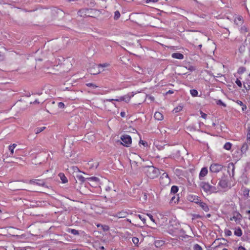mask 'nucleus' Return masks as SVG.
<instances>
[{
	"instance_id": "4468645a",
	"label": "nucleus",
	"mask_w": 250,
	"mask_h": 250,
	"mask_svg": "<svg viewBox=\"0 0 250 250\" xmlns=\"http://www.w3.org/2000/svg\"><path fill=\"white\" fill-rule=\"evenodd\" d=\"M208 172V170L207 167H203L199 173V177L200 180H202L203 178L207 175Z\"/></svg>"
},
{
	"instance_id": "e2e57ef3",
	"label": "nucleus",
	"mask_w": 250,
	"mask_h": 250,
	"mask_svg": "<svg viewBox=\"0 0 250 250\" xmlns=\"http://www.w3.org/2000/svg\"><path fill=\"white\" fill-rule=\"evenodd\" d=\"M170 213V212L169 211H166V212H163V215H166V216H168V215Z\"/></svg>"
},
{
	"instance_id": "79ce46f5",
	"label": "nucleus",
	"mask_w": 250,
	"mask_h": 250,
	"mask_svg": "<svg viewBox=\"0 0 250 250\" xmlns=\"http://www.w3.org/2000/svg\"><path fill=\"white\" fill-rule=\"evenodd\" d=\"M85 84L87 86L91 87L93 88H96L98 87V86L92 83H87Z\"/></svg>"
},
{
	"instance_id": "cd10ccee",
	"label": "nucleus",
	"mask_w": 250,
	"mask_h": 250,
	"mask_svg": "<svg viewBox=\"0 0 250 250\" xmlns=\"http://www.w3.org/2000/svg\"><path fill=\"white\" fill-rule=\"evenodd\" d=\"M164 241H162V240H157V241H155V246L158 248V247H161L162 246L164 245Z\"/></svg>"
},
{
	"instance_id": "6ab92c4d",
	"label": "nucleus",
	"mask_w": 250,
	"mask_h": 250,
	"mask_svg": "<svg viewBox=\"0 0 250 250\" xmlns=\"http://www.w3.org/2000/svg\"><path fill=\"white\" fill-rule=\"evenodd\" d=\"M172 57L174 59L182 60L184 59V55L180 53H174L172 54Z\"/></svg>"
},
{
	"instance_id": "20e7f679",
	"label": "nucleus",
	"mask_w": 250,
	"mask_h": 250,
	"mask_svg": "<svg viewBox=\"0 0 250 250\" xmlns=\"http://www.w3.org/2000/svg\"><path fill=\"white\" fill-rule=\"evenodd\" d=\"M223 168V166L217 163L211 164L209 167V170L211 172L218 173L221 171Z\"/></svg>"
},
{
	"instance_id": "c85d7f7f",
	"label": "nucleus",
	"mask_w": 250,
	"mask_h": 250,
	"mask_svg": "<svg viewBox=\"0 0 250 250\" xmlns=\"http://www.w3.org/2000/svg\"><path fill=\"white\" fill-rule=\"evenodd\" d=\"M190 94L193 97H195L198 96V92L196 89L190 90Z\"/></svg>"
},
{
	"instance_id": "f3484780",
	"label": "nucleus",
	"mask_w": 250,
	"mask_h": 250,
	"mask_svg": "<svg viewBox=\"0 0 250 250\" xmlns=\"http://www.w3.org/2000/svg\"><path fill=\"white\" fill-rule=\"evenodd\" d=\"M179 196L178 194L173 195V196L171 197L170 203L171 204H176L179 202Z\"/></svg>"
},
{
	"instance_id": "052dcab7",
	"label": "nucleus",
	"mask_w": 250,
	"mask_h": 250,
	"mask_svg": "<svg viewBox=\"0 0 250 250\" xmlns=\"http://www.w3.org/2000/svg\"><path fill=\"white\" fill-rule=\"evenodd\" d=\"M158 0H146V3H148V2H154L157 1Z\"/></svg>"
},
{
	"instance_id": "9b49d317",
	"label": "nucleus",
	"mask_w": 250,
	"mask_h": 250,
	"mask_svg": "<svg viewBox=\"0 0 250 250\" xmlns=\"http://www.w3.org/2000/svg\"><path fill=\"white\" fill-rule=\"evenodd\" d=\"M187 199L188 201L194 202L196 204H197L198 202L200 201V198L198 196L193 195V194H189L187 196Z\"/></svg>"
},
{
	"instance_id": "9d476101",
	"label": "nucleus",
	"mask_w": 250,
	"mask_h": 250,
	"mask_svg": "<svg viewBox=\"0 0 250 250\" xmlns=\"http://www.w3.org/2000/svg\"><path fill=\"white\" fill-rule=\"evenodd\" d=\"M242 216L239 212H237L236 215H234L232 217H230L229 220L230 221L234 220L236 224H239L242 221Z\"/></svg>"
},
{
	"instance_id": "4c0bfd02",
	"label": "nucleus",
	"mask_w": 250,
	"mask_h": 250,
	"mask_svg": "<svg viewBox=\"0 0 250 250\" xmlns=\"http://www.w3.org/2000/svg\"><path fill=\"white\" fill-rule=\"evenodd\" d=\"M217 105L223 106V107H226L227 105L225 104L221 100H218L216 102Z\"/></svg>"
},
{
	"instance_id": "473e14b6",
	"label": "nucleus",
	"mask_w": 250,
	"mask_h": 250,
	"mask_svg": "<svg viewBox=\"0 0 250 250\" xmlns=\"http://www.w3.org/2000/svg\"><path fill=\"white\" fill-rule=\"evenodd\" d=\"M178 229H176L174 230H171L169 229L168 232L173 236H177L178 235Z\"/></svg>"
},
{
	"instance_id": "e433bc0d",
	"label": "nucleus",
	"mask_w": 250,
	"mask_h": 250,
	"mask_svg": "<svg viewBox=\"0 0 250 250\" xmlns=\"http://www.w3.org/2000/svg\"><path fill=\"white\" fill-rule=\"evenodd\" d=\"M109 65L108 63H104L103 64H99L98 65H95L94 66L99 68L100 67H106Z\"/></svg>"
},
{
	"instance_id": "c03bdc74",
	"label": "nucleus",
	"mask_w": 250,
	"mask_h": 250,
	"mask_svg": "<svg viewBox=\"0 0 250 250\" xmlns=\"http://www.w3.org/2000/svg\"><path fill=\"white\" fill-rule=\"evenodd\" d=\"M235 83H236V84L239 87H241L242 86V82L241 81L238 79L237 78L235 81Z\"/></svg>"
},
{
	"instance_id": "7ed1b4c3",
	"label": "nucleus",
	"mask_w": 250,
	"mask_h": 250,
	"mask_svg": "<svg viewBox=\"0 0 250 250\" xmlns=\"http://www.w3.org/2000/svg\"><path fill=\"white\" fill-rule=\"evenodd\" d=\"M122 140V144L125 146L129 147L130 146L132 143V139L130 135L127 134H124L121 137Z\"/></svg>"
},
{
	"instance_id": "0e129e2a",
	"label": "nucleus",
	"mask_w": 250,
	"mask_h": 250,
	"mask_svg": "<svg viewBox=\"0 0 250 250\" xmlns=\"http://www.w3.org/2000/svg\"><path fill=\"white\" fill-rule=\"evenodd\" d=\"M40 102H39L38 100L36 99L35 101H34L33 103L31 102V104H39Z\"/></svg>"
},
{
	"instance_id": "6e6d98bb",
	"label": "nucleus",
	"mask_w": 250,
	"mask_h": 250,
	"mask_svg": "<svg viewBox=\"0 0 250 250\" xmlns=\"http://www.w3.org/2000/svg\"><path fill=\"white\" fill-rule=\"evenodd\" d=\"M8 149H9V150L10 151L11 154L12 155L13 154V153H14V149L13 148H12V147H11V146H8Z\"/></svg>"
},
{
	"instance_id": "aec40b11",
	"label": "nucleus",
	"mask_w": 250,
	"mask_h": 250,
	"mask_svg": "<svg viewBox=\"0 0 250 250\" xmlns=\"http://www.w3.org/2000/svg\"><path fill=\"white\" fill-rule=\"evenodd\" d=\"M154 117L156 120L158 121H161L163 119V114L159 112H156L154 113Z\"/></svg>"
},
{
	"instance_id": "de8ad7c7",
	"label": "nucleus",
	"mask_w": 250,
	"mask_h": 250,
	"mask_svg": "<svg viewBox=\"0 0 250 250\" xmlns=\"http://www.w3.org/2000/svg\"><path fill=\"white\" fill-rule=\"evenodd\" d=\"M245 45H241L239 48V51L241 53H243L245 51Z\"/></svg>"
},
{
	"instance_id": "680f3d73",
	"label": "nucleus",
	"mask_w": 250,
	"mask_h": 250,
	"mask_svg": "<svg viewBox=\"0 0 250 250\" xmlns=\"http://www.w3.org/2000/svg\"><path fill=\"white\" fill-rule=\"evenodd\" d=\"M188 70H189L190 71H194L195 70L194 67L192 66H190L189 68H188Z\"/></svg>"
},
{
	"instance_id": "338daca9",
	"label": "nucleus",
	"mask_w": 250,
	"mask_h": 250,
	"mask_svg": "<svg viewBox=\"0 0 250 250\" xmlns=\"http://www.w3.org/2000/svg\"><path fill=\"white\" fill-rule=\"evenodd\" d=\"M10 146H11V147H12L14 149L16 147V146H17V145L15 144H13L12 145H10Z\"/></svg>"
},
{
	"instance_id": "f03ea898",
	"label": "nucleus",
	"mask_w": 250,
	"mask_h": 250,
	"mask_svg": "<svg viewBox=\"0 0 250 250\" xmlns=\"http://www.w3.org/2000/svg\"><path fill=\"white\" fill-rule=\"evenodd\" d=\"M200 187L208 194H211L212 193L217 192V188L215 187L210 185L208 183L205 182H201L200 184Z\"/></svg>"
},
{
	"instance_id": "3c124183",
	"label": "nucleus",
	"mask_w": 250,
	"mask_h": 250,
	"mask_svg": "<svg viewBox=\"0 0 250 250\" xmlns=\"http://www.w3.org/2000/svg\"><path fill=\"white\" fill-rule=\"evenodd\" d=\"M200 114H201V117L203 118V119H206L207 117V114L204 113L203 111H200Z\"/></svg>"
},
{
	"instance_id": "a19ab883",
	"label": "nucleus",
	"mask_w": 250,
	"mask_h": 250,
	"mask_svg": "<svg viewBox=\"0 0 250 250\" xmlns=\"http://www.w3.org/2000/svg\"><path fill=\"white\" fill-rule=\"evenodd\" d=\"M120 17V13L118 11H116L114 13V19L117 20H118Z\"/></svg>"
},
{
	"instance_id": "2f4dec72",
	"label": "nucleus",
	"mask_w": 250,
	"mask_h": 250,
	"mask_svg": "<svg viewBox=\"0 0 250 250\" xmlns=\"http://www.w3.org/2000/svg\"><path fill=\"white\" fill-rule=\"evenodd\" d=\"M193 250H203L202 247L198 244H194L192 247Z\"/></svg>"
},
{
	"instance_id": "ddd939ff",
	"label": "nucleus",
	"mask_w": 250,
	"mask_h": 250,
	"mask_svg": "<svg viewBox=\"0 0 250 250\" xmlns=\"http://www.w3.org/2000/svg\"><path fill=\"white\" fill-rule=\"evenodd\" d=\"M128 214V213L126 211L122 210L116 213L113 216L117 217L119 218H123L126 217Z\"/></svg>"
},
{
	"instance_id": "423d86ee",
	"label": "nucleus",
	"mask_w": 250,
	"mask_h": 250,
	"mask_svg": "<svg viewBox=\"0 0 250 250\" xmlns=\"http://www.w3.org/2000/svg\"><path fill=\"white\" fill-rule=\"evenodd\" d=\"M30 184L34 185H38L42 187L45 186V182L42 179H33L30 181Z\"/></svg>"
},
{
	"instance_id": "c756f323",
	"label": "nucleus",
	"mask_w": 250,
	"mask_h": 250,
	"mask_svg": "<svg viewBox=\"0 0 250 250\" xmlns=\"http://www.w3.org/2000/svg\"><path fill=\"white\" fill-rule=\"evenodd\" d=\"M231 146L232 144L229 142H227L224 145V148L226 150H229L231 149Z\"/></svg>"
},
{
	"instance_id": "774afa93",
	"label": "nucleus",
	"mask_w": 250,
	"mask_h": 250,
	"mask_svg": "<svg viewBox=\"0 0 250 250\" xmlns=\"http://www.w3.org/2000/svg\"><path fill=\"white\" fill-rule=\"evenodd\" d=\"M173 91L172 90H168L167 92V94H173Z\"/></svg>"
},
{
	"instance_id": "f704fd0d",
	"label": "nucleus",
	"mask_w": 250,
	"mask_h": 250,
	"mask_svg": "<svg viewBox=\"0 0 250 250\" xmlns=\"http://www.w3.org/2000/svg\"><path fill=\"white\" fill-rule=\"evenodd\" d=\"M182 109H183V106L181 105H179V106L175 107L173 111L174 113H177V112L181 111L182 110Z\"/></svg>"
},
{
	"instance_id": "58836bf2",
	"label": "nucleus",
	"mask_w": 250,
	"mask_h": 250,
	"mask_svg": "<svg viewBox=\"0 0 250 250\" xmlns=\"http://www.w3.org/2000/svg\"><path fill=\"white\" fill-rule=\"evenodd\" d=\"M230 167H232V176H233L234 174L235 167L232 163H230L229 164V167L230 168Z\"/></svg>"
},
{
	"instance_id": "ea45409f",
	"label": "nucleus",
	"mask_w": 250,
	"mask_h": 250,
	"mask_svg": "<svg viewBox=\"0 0 250 250\" xmlns=\"http://www.w3.org/2000/svg\"><path fill=\"white\" fill-rule=\"evenodd\" d=\"M224 233L226 236H230L232 235V232L228 229H225Z\"/></svg>"
},
{
	"instance_id": "39448f33",
	"label": "nucleus",
	"mask_w": 250,
	"mask_h": 250,
	"mask_svg": "<svg viewBox=\"0 0 250 250\" xmlns=\"http://www.w3.org/2000/svg\"><path fill=\"white\" fill-rule=\"evenodd\" d=\"M160 183L163 185H167L170 183V179L166 172L162 173L160 176Z\"/></svg>"
},
{
	"instance_id": "69168bd1",
	"label": "nucleus",
	"mask_w": 250,
	"mask_h": 250,
	"mask_svg": "<svg viewBox=\"0 0 250 250\" xmlns=\"http://www.w3.org/2000/svg\"><path fill=\"white\" fill-rule=\"evenodd\" d=\"M100 72H101V71L100 70H98L96 72H93L92 74H93V75H96V74H98L100 73Z\"/></svg>"
},
{
	"instance_id": "412c9836",
	"label": "nucleus",
	"mask_w": 250,
	"mask_h": 250,
	"mask_svg": "<svg viewBox=\"0 0 250 250\" xmlns=\"http://www.w3.org/2000/svg\"><path fill=\"white\" fill-rule=\"evenodd\" d=\"M243 195L244 197L248 198L250 196V189L247 188H244L242 189Z\"/></svg>"
},
{
	"instance_id": "c9c22d12",
	"label": "nucleus",
	"mask_w": 250,
	"mask_h": 250,
	"mask_svg": "<svg viewBox=\"0 0 250 250\" xmlns=\"http://www.w3.org/2000/svg\"><path fill=\"white\" fill-rule=\"evenodd\" d=\"M246 71V68L244 67H240L238 68L237 70V73L240 74H242L244 73Z\"/></svg>"
},
{
	"instance_id": "1a4fd4ad",
	"label": "nucleus",
	"mask_w": 250,
	"mask_h": 250,
	"mask_svg": "<svg viewBox=\"0 0 250 250\" xmlns=\"http://www.w3.org/2000/svg\"><path fill=\"white\" fill-rule=\"evenodd\" d=\"M218 185L222 188H225L228 187V180L225 177H223L219 182Z\"/></svg>"
},
{
	"instance_id": "0eeeda50",
	"label": "nucleus",
	"mask_w": 250,
	"mask_h": 250,
	"mask_svg": "<svg viewBox=\"0 0 250 250\" xmlns=\"http://www.w3.org/2000/svg\"><path fill=\"white\" fill-rule=\"evenodd\" d=\"M91 10V9L87 8L82 9L78 11V14L79 16L82 17H89L90 16L89 14Z\"/></svg>"
},
{
	"instance_id": "dca6fc26",
	"label": "nucleus",
	"mask_w": 250,
	"mask_h": 250,
	"mask_svg": "<svg viewBox=\"0 0 250 250\" xmlns=\"http://www.w3.org/2000/svg\"><path fill=\"white\" fill-rule=\"evenodd\" d=\"M234 234L238 237H241L243 234L241 229L239 227H235L234 229Z\"/></svg>"
},
{
	"instance_id": "bf43d9fd",
	"label": "nucleus",
	"mask_w": 250,
	"mask_h": 250,
	"mask_svg": "<svg viewBox=\"0 0 250 250\" xmlns=\"http://www.w3.org/2000/svg\"><path fill=\"white\" fill-rule=\"evenodd\" d=\"M237 250H247L244 247L240 246L238 248Z\"/></svg>"
},
{
	"instance_id": "393cba45",
	"label": "nucleus",
	"mask_w": 250,
	"mask_h": 250,
	"mask_svg": "<svg viewBox=\"0 0 250 250\" xmlns=\"http://www.w3.org/2000/svg\"><path fill=\"white\" fill-rule=\"evenodd\" d=\"M178 187L176 186H172L170 189V193L174 195L178 191Z\"/></svg>"
},
{
	"instance_id": "f257e3e1",
	"label": "nucleus",
	"mask_w": 250,
	"mask_h": 250,
	"mask_svg": "<svg viewBox=\"0 0 250 250\" xmlns=\"http://www.w3.org/2000/svg\"><path fill=\"white\" fill-rule=\"evenodd\" d=\"M143 171L148 178L153 179L157 178L161 173V171L163 170H160L153 166H147L144 168Z\"/></svg>"
},
{
	"instance_id": "09e8293b",
	"label": "nucleus",
	"mask_w": 250,
	"mask_h": 250,
	"mask_svg": "<svg viewBox=\"0 0 250 250\" xmlns=\"http://www.w3.org/2000/svg\"><path fill=\"white\" fill-rule=\"evenodd\" d=\"M58 106L60 108H63L65 106L64 103L62 102H59L58 104Z\"/></svg>"
},
{
	"instance_id": "603ef678",
	"label": "nucleus",
	"mask_w": 250,
	"mask_h": 250,
	"mask_svg": "<svg viewBox=\"0 0 250 250\" xmlns=\"http://www.w3.org/2000/svg\"><path fill=\"white\" fill-rule=\"evenodd\" d=\"M73 169L74 172H81V171L80 170L79 168L78 167H73Z\"/></svg>"
},
{
	"instance_id": "6e6552de",
	"label": "nucleus",
	"mask_w": 250,
	"mask_h": 250,
	"mask_svg": "<svg viewBox=\"0 0 250 250\" xmlns=\"http://www.w3.org/2000/svg\"><path fill=\"white\" fill-rule=\"evenodd\" d=\"M86 180L89 182L93 183L92 184H90V185H91L93 187H96L98 186L99 184L100 180L97 177H89L86 178Z\"/></svg>"
},
{
	"instance_id": "13d9d810",
	"label": "nucleus",
	"mask_w": 250,
	"mask_h": 250,
	"mask_svg": "<svg viewBox=\"0 0 250 250\" xmlns=\"http://www.w3.org/2000/svg\"><path fill=\"white\" fill-rule=\"evenodd\" d=\"M242 110L243 111H245L247 108V105L245 104H243V105H242Z\"/></svg>"
},
{
	"instance_id": "49530a36",
	"label": "nucleus",
	"mask_w": 250,
	"mask_h": 250,
	"mask_svg": "<svg viewBox=\"0 0 250 250\" xmlns=\"http://www.w3.org/2000/svg\"><path fill=\"white\" fill-rule=\"evenodd\" d=\"M132 242L135 245H137L139 243V239L137 237H133L132 238Z\"/></svg>"
},
{
	"instance_id": "7c9ffc66",
	"label": "nucleus",
	"mask_w": 250,
	"mask_h": 250,
	"mask_svg": "<svg viewBox=\"0 0 250 250\" xmlns=\"http://www.w3.org/2000/svg\"><path fill=\"white\" fill-rule=\"evenodd\" d=\"M68 232L69 233H71V234L75 235H77L79 234V231L76 229H69V230L68 231Z\"/></svg>"
},
{
	"instance_id": "4be33fe9",
	"label": "nucleus",
	"mask_w": 250,
	"mask_h": 250,
	"mask_svg": "<svg viewBox=\"0 0 250 250\" xmlns=\"http://www.w3.org/2000/svg\"><path fill=\"white\" fill-rule=\"evenodd\" d=\"M243 85L245 89L248 91L250 89V80H246L244 83Z\"/></svg>"
},
{
	"instance_id": "a211bd4d",
	"label": "nucleus",
	"mask_w": 250,
	"mask_h": 250,
	"mask_svg": "<svg viewBox=\"0 0 250 250\" xmlns=\"http://www.w3.org/2000/svg\"><path fill=\"white\" fill-rule=\"evenodd\" d=\"M234 23L237 25H240L243 23V18L242 16H239L234 20Z\"/></svg>"
},
{
	"instance_id": "a878e982",
	"label": "nucleus",
	"mask_w": 250,
	"mask_h": 250,
	"mask_svg": "<svg viewBox=\"0 0 250 250\" xmlns=\"http://www.w3.org/2000/svg\"><path fill=\"white\" fill-rule=\"evenodd\" d=\"M248 149V145L246 143H245L242 145L241 148V151L242 153H245Z\"/></svg>"
},
{
	"instance_id": "4d7b16f0",
	"label": "nucleus",
	"mask_w": 250,
	"mask_h": 250,
	"mask_svg": "<svg viewBox=\"0 0 250 250\" xmlns=\"http://www.w3.org/2000/svg\"><path fill=\"white\" fill-rule=\"evenodd\" d=\"M147 215L151 221L154 222V219H153V216L151 214H147Z\"/></svg>"
},
{
	"instance_id": "5fc2aeb1",
	"label": "nucleus",
	"mask_w": 250,
	"mask_h": 250,
	"mask_svg": "<svg viewBox=\"0 0 250 250\" xmlns=\"http://www.w3.org/2000/svg\"><path fill=\"white\" fill-rule=\"evenodd\" d=\"M236 103L240 106L243 105L244 104L240 100H237Z\"/></svg>"
},
{
	"instance_id": "72a5a7b5",
	"label": "nucleus",
	"mask_w": 250,
	"mask_h": 250,
	"mask_svg": "<svg viewBox=\"0 0 250 250\" xmlns=\"http://www.w3.org/2000/svg\"><path fill=\"white\" fill-rule=\"evenodd\" d=\"M45 128V127H44V126L37 127V128H36V129L35 130V133L37 134H39L40 132H41Z\"/></svg>"
},
{
	"instance_id": "b1692460",
	"label": "nucleus",
	"mask_w": 250,
	"mask_h": 250,
	"mask_svg": "<svg viewBox=\"0 0 250 250\" xmlns=\"http://www.w3.org/2000/svg\"><path fill=\"white\" fill-rule=\"evenodd\" d=\"M59 175L62 183H66L68 182L67 178L65 176L63 173H60Z\"/></svg>"
},
{
	"instance_id": "a18cd8bd",
	"label": "nucleus",
	"mask_w": 250,
	"mask_h": 250,
	"mask_svg": "<svg viewBox=\"0 0 250 250\" xmlns=\"http://www.w3.org/2000/svg\"><path fill=\"white\" fill-rule=\"evenodd\" d=\"M138 217L143 221L144 224L146 223V219L144 215L139 214Z\"/></svg>"
},
{
	"instance_id": "5701e85b",
	"label": "nucleus",
	"mask_w": 250,
	"mask_h": 250,
	"mask_svg": "<svg viewBox=\"0 0 250 250\" xmlns=\"http://www.w3.org/2000/svg\"><path fill=\"white\" fill-rule=\"evenodd\" d=\"M113 187H114V183L109 181L108 185L105 188V189L107 192L110 191L112 189Z\"/></svg>"
},
{
	"instance_id": "bb28decb",
	"label": "nucleus",
	"mask_w": 250,
	"mask_h": 250,
	"mask_svg": "<svg viewBox=\"0 0 250 250\" xmlns=\"http://www.w3.org/2000/svg\"><path fill=\"white\" fill-rule=\"evenodd\" d=\"M77 179L81 181L82 183H83L86 180V178H84L83 175L80 174H77L76 175Z\"/></svg>"
},
{
	"instance_id": "2eb2a0df",
	"label": "nucleus",
	"mask_w": 250,
	"mask_h": 250,
	"mask_svg": "<svg viewBox=\"0 0 250 250\" xmlns=\"http://www.w3.org/2000/svg\"><path fill=\"white\" fill-rule=\"evenodd\" d=\"M134 95V94L133 92H132L131 93H128L126 95H125L124 96H123L124 101L126 103H128L129 102L130 99L133 97Z\"/></svg>"
},
{
	"instance_id": "37998d69",
	"label": "nucleus",
	"mask_w": 250,
	"mask_h": 250,
	"mask_svg": "<svg viewBox=\"0 0 250 250\" xmlns=\"http://www.w3.org/2000/svg\"><path fill=\"white\" fill-rule=\"evenodd\" d=\"M247 140L249 142V144H250V127H249L248 129Z\"/></svg>"
},
{
	"instance_id": "864d4df0",
	"label": "nucleus",
	"mask_w": 250,
	"mask_h": 250,
	"mask_svg": "<svg viewBox=\"0 0 250 250\" xmlns=\"http://www.w3.org/2000/svg\"><path fill=\"white\" fill-rule=\"evenodd\" d=\"M123 101H124V99H123V96L119 97L118 99H115V101H117V102H122Z\"/></svg>"
},
{
	"instance_id": "f8f14e48",
	"label": "nucleus",
	"mask_w": 250,
	"mask_h": 250,
	"mask_svg": "<svg viewBox=\"0 0 250 250\" xmlns=\"http://www.w3.org/2000/svg\"><path fill=\"white\" fill-rule=\"evenodd\" d=\"M197 204H198L200 207H201V208L205 212L209 211V208L207 204L202 201L201 199Z\"/></svg>"
},
{
	"instance_id": "8fccbe9b",
	"label": "nucleus",
	"mask_w": 250,
	"mask_h": 250,
	"mask_svg": "<svg viewBox=\"0 0 250 250\" xmlns=\"http://www.w3.org/2000/svg\"><path fill=\"white\" fill-rule=\"evenodd\" d=\"M139 144H142L144 146H147V143L146 141L140 140L139 142Z\"/></svg>"
}]
</instances>
